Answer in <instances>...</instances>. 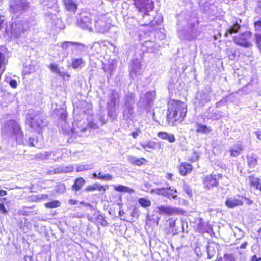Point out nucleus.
Returning <instances> with one entry per match:
<instances>
[{"mask_svg":"<svg viewBox=\"0 0 261 261\" xmlns=\"http://www.w3.org/2000/svg\"><path fill=\"white\" fill-rule=\"evenodd\" d=\"M2 134L3 136L14 139L18 144L23 143V134L19 125L14 120L4 123L2 126Z\"/></svg>","mask_w":261,"mask_h":261,"instance_id":"obj_1","label":"nucleus"},{"mask_svg":"<svg viewBox=\"0 0 261 261\" xmlns=\"http://www.w3.org/2000/svg\"><path fill=\"white\" fill-rule=\"evenodd\" d=\"M25 123L30 128L38 133H40L41 130L47 125L43 115L34 110L29 111L26 116Z\"/></svg>","mask_w":261,"mask_h":261,"instance_id":"obj_2","label":"nucleus"},{"mask_svg":"<svg viewBox=\"0 0 261 261\" xmlns=\"http://www.w3.org/2000/svg\"><path fill=\"white\" fill-rule=\"evenodd\" d=\"M168 114L167 119H174L175 121L180 120L185 117L187 113L186 105L180 101L172 100L168 104Z\"/></svg>","mask_w":261,"mask_h":261,"instance_id":"obj_3","label":"nucleus"},{"mask_svg":"<svg viewBox=\"0 0 261 261\" xmlns=\"http://www.w3.org/2000/svg\"><path fill=\"white\" fill-rule=\"evenodd\" d=\"M29 25L26 21H21L19 19L14 20L6 28V33L15 38L20 37L24 31L29 28Z\"/></svg>","mask_w":261,"mask_h":261,"instance_id":"obj_4","label":"nucleus"},{"mask_svg":"<svg viewBox=\"0 0 261 261\" xmlns=\"http://www.w3.org/2000/svg\"><path fill=\"white\" fill-rule=\"evenodd\" d=\"M135 5L138 11L146 15L154 8V3L152 0H137Z\"/></svg>","mask_w":261,"mask_h":261,"instance_id":"obj_5","label":"nucleus"},{"mask_svg":"<svg viewBox=\"0 0 261 261\" xmlns=\"http://www.w3.org/2000/svg\"><path fill=\"white\" fill-rule=\"evenodd\" d=\"M251 35V33L249 32L242 33L234 38V42L237 45L244 47L249 48L251 47L252 45L250 41Z\"/></svg>","mask_w":261,"mask_h":261,"instance_id":"obj_6","label":"nucleus"},{"mask_svg":"<svg viewBox=\"0 0 261 261\" xmlns=\"http://www.w3.org/2000/svg\"><path fill=\"white\" fill-rule=\"evenodd\" d=\"M222 177L220 174L210 175L205 176L203 178V184L204 186L207 189H210L213 187L217 186L218 184L219 180Z\"/></svg>","mask_w":261,"mask_h":261,"instance_id":"obj_7","label":"nucleus"},{"mask_svg":"<svg viewBox=\"0 0 261 261\" xmlns=\"http://www.w3.org/2000/svg\"><path fill=\"white\" fill-rule=\"evenodd\" d=\"M28 7V3L27 0H17L15 2H11L10 10L14 13H17L26 9Z\"/></svg>","mask_w":261,"mask_h":261,"instance_id":"obj_8","label":"nucleus"},{"mask_svg":"<svg viewBox=\"0 0 261 261\" xmlns=\"http://www.w3.org/2000/svg\"><path fill=\"white\" fill-rule=\"evenodd\" d=\"M155 212L160 215H172L179 213V210L170 206L161 205L156 207Z\"/></svg>","mask_w":261,"mask_h":261,"instance_id":"obj_9","label":"nucleus"},{"mask_svg":"<svg viewBox=\"0 0 261 261\" xmlns=\"http://www.w3.org/2000/svg\"><path fill=\"white\" fill-rule=\"evenodd\" d=\"M141 69V62L140 60H133L130 75L132 79H135L138 74L140 73Z\"/></svg>","mask_w":261,"mask_h":261,"instance_id":"obj_10","label":"nucleus"},{"mask_svg":"<svg viewBox=\"0 0 261 261\" xmlns=\"http://www.w3.org/2000/svg\"><path fill=\"white\" fill-rule=\"evenodd\" d=\"M243 204V202L239 198L236 197L227 198L225 201V205L229 208H233Z\"/></svg>","mask_w":261,"mask_h":261,"instance_id":"obj_11","label":"nucleus"},{"mask_svg":"<svg viewBox=\"0 0 261 261\" xmlns=\"http://www.w3.org/2000/svg\"><path fill=\"white\" fill-rule=\"evenodd\" d=\"M28 144L30 146L35 147L37 148H41L44 146L43 141L38 137H29Z\"/></svg>","mask_w":261,"mask_h":261,"instance_id":"obj_12","label":"nucleus"},{"mask_svg":"<svg viewBox=\"0 0 261 261\" xmlns=\"http://www.w3.org/2000/svg\"><path fill=\"white\" fill-rule=\"evenodd\" d=\"M128 162L133 165L140 166L143 165L144 162L146 161V159L144 158H138L132 155H128L127 157Z\"/></svg>","mask_w":261,"mask_h":261,"instance_id":"obj_13","label":"nucleus"},{"mask_svg":"<svg viewBox=\"0 0 261 261\" xmlns=\"http://www.w3.org/2000/svg\"><path fill=\"white\" fill-rule=\"evenodd\" d=\"M48 68L52 72L58 74L61 77H65V75L67 77H69V75L67 73L62 71L58 65L56 63L51 64L48 66Z\"/></svg>","mask_w":261,"mask_h":261,"instance_id":"obj_14","label":"nucleus"},{"mask_svg":"<svg viewBox=\"0 0 261 261\" xmlns=\"http://www.w3.org/2000/svg\"><path fill=\"white\" fill-rule=\"evenodd\" d=\"M158 136L162 139L168 141L170 143H173L175 141V138L173 134H169L166 132H159Z\"/></svg>","mask_w":261,"mask_h":261,"instance_id":"obj_15","label":"nucleus"},{"mask_svg":"<svg viewBox=\"0 0 261 261\" xmlns=\"http://www.w3.org/2000/svg\"><path fill=\"white\" fill-rule=\"evenodd\" d=\"M243 150V147L242 144L240 143H238L230 149V155L233 157L238 156L241 154V152Z\"/></svg>","mask_w":261,"mask_h":261,"instance_id":"obj_16","label":"nucleus"},{"mask_svg":"<svg viewBox=\"0 0 261 261\" xmlns=\"http://www.w3.org/2000/svg\"><path fill=\"white\" fill-rule=\"evenodd\" d=\"M247 163L250 168H254L257 164L258 156L254 153H251L247 156Z\"/></svg>","mask_w":261,"mask_h":261,"instance_id":"obj_17","label":"nucleus"},{"mask_svg":"<svg viewBox=\"0 0 261 261\" xmlns=\"http://www.w3.org/2000/svg\"><path fill=\"white\" fill-rule=\"evenodd\" d=\"M192 167L191 164L187 163H182L179 166V172L181 175H185L190 173L192 171Z\"/></svg>","mask_w":261,"mask_h":261,"instance_id":"obj_18","label":"nucleus"},{"mask_svg":"<svg viewBox=\"0 0 261 261\" xmlns=\"http://www.w3.org/2000/svg\"><path fill=\"white\" fill-rule=\"evenodd\" d=\"M197 99L200 101V103L201 105H204L205 103L210 100L211 96L208 93H205L203 91H201L198 92L197 96Z\"/></svg>","mask_w":261,"mask_h":261,"instance_id":"obj_19","label":"nucleus"},{"mask_svg":"<svg viewBox=\"0 0 261 261\" xmlns=\"http://www.w3.org/2000/svg\"><path fill=\"white\" fill-rule=\"evenodd\" d=\"M56 151H47L45 152L44 153H40L37 155V158L39 159H40L41 160H48V159H53L54 160H56L54 158V157L56 156Z\"/></svg>","mask_w":261,"mask_h":261,"instance_id":"obj_20","label":"nucleus"},{"mask_svg":"<svg viewBox=\"0 0 261 261\" xmlns=\"http://www.w3.org/2000/svg\"><path fill=\"white\" fill-rule=\"evenodd\" d=\"M91 23L92 19L91 18L88 17H84L81 20L80 25L83 28L91 30L92 29Z\"/></svg>","mask_w":261,"mask_h":261,"instance_id":"obj_21","label":"nucleus"},{"mask_svg":"<svg viewBox=\"0 0 261 261\" xmlns=\"http://www.w3.org/2000/svg\"><path fill=\"white\" fill-rule=\"evenodd\" d=\"M85 182V180L82 177L76 178L72 187V190L75 191H79L84 185Z\"/></svg>","mask_w":261,"mask_h":261,"instance_id":"obj_22","label":"nucleus"},{"mask_svg":"<svg viewBox=\"0 0 261 261\" xmlns=\"http://www.w3.org/2000/svg\"><path fill=\"white\" fill-rule=\"evenodd\" d=\"M119 94L117 92L112 91L110 95V102L108 103L109 107H114L117 100L119 99Z\"/></svg>","mask_w":261,"mask_h":261,"instance_id":"obj_23","label":"nucleus"},{"mask_svg":"<svg viewBox=\"0 0 261 261\" xmlns=\"http://www.w3.org/2000/svg\"><path fill=\"white\" fill-rule=\"evenodd\" d=\"M134 106L129 105H124L123 110V117L125 119H129L134 113Z\"/></svg>","mask_w":261,"mask_h":261,"instance_id":"obj_24","label":"nucleus"},{"mask_svg":"<svg viewBox=\"0 0 261 261\" xmlns=\"http://www.w3.org/2000/svg\"><path fill=\"white\" fill-rule=\"evenodd\" d=\"M156 143L150 140H149L144 143H141L140 145L145 149L146 151H148L146 148L155 149L156 148Z\"/></svg>","mask_w":261,"mask_h":261,"instance_id":"obj_25","label":"nucleus"},{"mask_svg":"<svg viewBox=\"0 0 261 261\" xmlns=\"http://www.w3.org/2000/svg\"><path fill=\"white\" fill-rule=\"evenodd\" d=\"M240 28V24L237 21L234 24L230 27L226 31L225 36L227 37L228 35L237 33Z\"/></svg>","mask_w":261,"mask_h":261,"instance_id":"obj_26","label":"nucleus"},{"mask_svg":"<svg viewBox=\"0 0 261 261\" xmlns=\"http://www.w3.org/2000/svg\"><path fill=\"white\" fill-rule=\"evenodd\" d=\"M64 4L66 8L70 11L74 12L76 10L77 5L71 0H65Z\"/></svg>","mask_w":261,"mask_h":261,"instance_id":"obj_27","label":"nucleus"},{"mask_svg":"<svg viewBox=\"0 0 261 261\" xmlns=\"http://www.w3.org/2000/svg\"><path fill=\"white\" fill-rule=\"evenodd\" d=\"M153 192L155 194L162 195L165 197H167L168 196V187L167 188H156L153 190Z\"/></svg>","mask_w":261,"mask_h":261,"instance_id":"obj_28","label":"nucleus"},{"mask_svg":"<svg viewBox=\"0 0 261 261\" xmlns=\"http://www.w3.org/2000/svg\"><path fill=\"white\" fill-rule=\"evenodd\" d=\"M215 246H217V245L214 243H212L207 246V250L208 258H211L213 256H214L215 253V251L214 250Z\"/></svg>","mask_w":261,"mask_h":261,"instance_id":"obj_29","label":"nucleus"},{"mask_svg":"<svg viewBox=\"0 0 261 261\" xmlns=\"http://www.w3.org/2000/svg\"><path fill=\"white\" fill-rule=\"evenodd\" d=\"M114 189L118 192H133V190L130 189L128 187L123 185L114 186Z\"/></svg>","mask_w":261,"mask_h":261,"instance_id":"obj_30","label":"nucleus"},{"mask_svg":"<svg viewBox=\"0 0 261 261\" xmlns=\"http://www.w3.org/2000/svg\"><path fill=\"white\" fill-rule=\"evenodd\" d=\"M139 203L143 207H150L151 205V201L144 198H141L138 200Z\"/></svg>","mask_w":261,"mask_h":261,"instance_id":"obj_31","label":"nucleus"},{"mask_svg":"<svg viewBox=\"0 0 261 261\" xmlns=\"http://www.w3.org/2000/svg\"><path fill=\"white\" fill-rule=\"evenodd\" d=\"M249 181L251 186L254 187L256 188L260 181V179L257 177L250 176L249 177Z\"/></svg>","mask_w":261,"mask_h":261,"instance_id":"obj_32","label":"nucleus"},{"mask_svg":"<svg viewBox=\"0 0 261 261\" xmlns=\"http://www.w3.org/2000/svg\"><path fill=\"white\" fill-rule=\"evenodd\" d=\"M60 206V202L58 200H54L45 204V207L47 208H54Z\"/></svg>","mask_w":261,"mask_h":261,"instance_id":"obj_33","label":"nucleus"},{"mask_svg":"<svg viewBox=\"0 0 261 261\" xmlns=\"http://www.w3.org/2000/svg\"><path fill=\"white\" fill-rule=\"evenodd\" d=\"M83 63V61L82 58H73L72 67L74 69H76L80 67Z\"/></svg>","mask_w":261,"mask_h":261,"instance_id":"obj_34","label":"nucleus"},{"mask_svg":"<svg viewBox=\"0 0 261 261\" xmlns=\"http://www.w3.org/2000/svg\"><path fill=\"white\" fill-rule=\"evenodd\" d=\"M70 45H76L79 46H82V44L75 42L65 41L62 44L61 46L64 50H66Z\"/></svg>","mask_w":261,"mask_h":261,"instance_id":"obj_35","label":"nucleus"},{"mask_svg":"<svg viewBox=\"0 0 261 261\" xmlns=\"http://www.w3.org/2000/svg\"><path fill=\"white\" fill-rule=\"evenodd\" d=\"M61 165L57 167L53 170H48L47 172L48 175L63 173Z\"/></svg>","mask_w":261,"mask_h":261,"instance_id":"obj_36","label":"nucleus"},{"mask_svg":"<svg viewBox=\"0 0 261 261\" xmlns=\"http://www.w3.org/2000/svg\"><path fill=\"white\" fill-rule=\"evenodd\" d=\"M177 191L175 189L171 188V187H168V196L167 198L170 199L172 198L175 199L177 197Z\"/></svg>","mask_w":261,"mask_h":261,"instance_id":"obj_37","label":"nucleus"},{"mask_svg":"<svg viewBox=\"0 0 261 261\" xmlns=\"http://www.w3.org/2000/svg\"><path fill=\"white\" fill-rule=\"evenodd\" d=\"M134 102V98L132 94L128 95L126 96L125 105L133 106Z\"/></svg>","mask_w":261,"mask_h":261,"instance_id":"obj_38","label":"nucleus"},{"mask_svg":"<svg viewBox=\"0 0 261 261\" xmlns=\"http://www.w3.org/2000/svg\"><path fill=\"white\" fill-rule=\"evenodd\" d=\"M61 167L63 169V173L72 172L74 169V166L72 165H61Z\"/></svg>","mask_w":261,"mask_h":261,"instance_id":"obj_39","label":"nucleus"},{"mask_svg":"<svg viewBox=\"0 0 261 261\" xmlns=\"http://www.w3.org/2000/svg\"><path fill=\"white\" fill-rule=\"evenodd\" d=\"M222 117L221 113L217 110L213 111L212 113L211 118L214 120H218Z\"/></svg>","mask_w":261,"mask_h":261,"instance_id":"obj_40","label":"nucleus"},{"mask_svg":"<svg viewBox=\"0 0 261 261\" xmlns=\"http://www.w3.org/2000/svg\"><path fill=\"white\" fill-rule=\"evenodd\" d=\"M210 131V129L205 125H198L197 132L201 133H207Z\"/></svg>","mask_w":261,"mask_h":261,"instance_id":"obj_41","label":"nucleus"},{"mask_svg":"<svg viewBox=\"0 0 261 261\" xmlns=\"http://www.w3.org/2000/svg\"><path fill=\"white\" fill-rule=\"evenodd\" d=\"M6 198H1L0 199V212L2 214H6L8 212L7 210L4 206V201L6 200Z\"/></svg>","mask_w":261,"mask_h":261,"instance_id":"obj_42","label":"nucleus"},{"mask_svg":"<svg viewBox=\"0 0 261 261\" xmlns=\"http://www.w3.org/2000/svg\"><path fill=\"white\" fill-rule=\"evenodd\" d=\"M113 178V176L109 174H103L100 172V176L99 177V179L104 180V181H109L111 180Z\"/></svg>","mask_w":261,"mask_h":261,"instance_id":"obj_43","label":"nucleus"},{"mask_svg":"<svg viewBox=\"0 0 261 261\" xmlns=\"http://www.w3.org/2000/svg\"><path fill=\"white\" fill-rule=\"evenodd\" d=\"M184 191L187 194L189 197L192 196V191L190 187L187 184H184L183 185Z\"/></svg>","mask_w":261,"mask_h":261,"instance_id":"obj_44","label":"nucleus"},{"mask_svg":"<svg viewBox=\"0 0 261 261\" xmlns=\"http://www.w3.org/2000/svg\"><path fill=\"white\" fill-rule=\"evenodd\" d=\"M90 168L89 167L88 165H78L76 167V171L77 172H80L84 170H87L89 169Z\"/></svg>","mask_w":261,"mask_h":261,"instance_id":"obj_45","label":"nucleus"},{"mask_svg":"<svg viewBox=\"0 0 261 261\" xmlns=\"http://www.w3.org/2000/svg\"><path fill=\"white\" fill-rule=\"evenodd\" d=\"M199 156L196 152H193L192 153V156H189L188 158V160L191 162H195L198 160Z\"/></svg>","mask_w":261,"mask_h":261,"instance_id":"obj_46","label":"nucleus"},{"mask_svg":"<svg viewBox=\"0 0 261 261\" xmlns=\"http://www.w3.org/2000/svg\"><path fill=\"white\" fill-rule=\"evenodd\" d=\"M97 183L94 184L92 185H89L86 187L85 189L86 191H92L97 190Z\"/></svg>","mask_w":261,"mask_h":261,"instance_id":"obj_47","label":"nucleus"},{"mask_svg":"<svg viewBox=\"0 0 261 261\" xmlns=\"http://www.w3.org/2000/svg\"><path fill=\"white\" fill-rule=\"evenodd\" d=\"M96 188L97 190H98L99 191L105 192L106 189H108V186H101L99 184L97 183Z\"/></svg>","mask_w":261,"mask_h":261,"instance_id":"obj_48","label":"nucleus"},{"mask_svg":"<svg viewBox=\"0 0 261 261\" xmlns=\"http://www.w3.org/2000/svg\"><path fill=\"white\" fill-rule=\"evenodd\" d=\"M98 219L101 220L100 224L105 226L108 224L107 221L103 218V216L101 215H99Z\"/></svg>","mask_w":261,"mask_h":261,"instance_id":"obj_49","label":"nucleus"},{"mask_svg":"<svg viewBox=\"0 0 261 261\" xmlns=\"http://www.w3.org/2000/svg\"><path fill=\"white\" fill-rule=\"evenodd\" d=\"M256 40L258 47H261V35L258 34L256 35Z\"/></svg>","mask_w":261,"mask_h":261,"instance_id":"obj_50","label":"nucleus"},{"mask_svg":"<svg viewBox=\"0 0 261 261\" xmlns=\"http://www.w3.org/2000/svg\"><path fill=\"white\" fill-rule=\"evenodd\" d=\"M102 22H99V21H96L95 22V27L96 28L97 27H99V30L100 31H106V29L105 28H102L101 27H102V25H101V23Z\"/></svg>","mask_w":261,"mask_h":261,"instance_id":"obj_51","label":"nucleus"},{"mask_svg":"<svg viewBox=\"0 0 261 261\" xmlns=\"http://www.w3.org/2000/svg\"><path fill=\"white\" fill-rule=\"evenodd\" d=\"M9 84H10V86L13 88H16L17 85L16 81L15 80H13V79L11 80L10 81Z\"/></svg>","mask_w":261,"mask_h":261,"instance_id":"obj_52","label":"nucleus"},{"mask_svg":"<svg viewBox=\"0 0 261 261\" xmlns=\"http://www.w3.org/2000/svg\"><path fill=\"white\" fill-rule=\"evenodd\" d=\"M88 125L90 128L92 129H96L97 128L96 124L92 121L89 122Z\"/></svg>","mask_w":261,"mask_h":261,"instance_id":"obj_53","label":"nucleus"},{"mask_svg":"<svg viewBox=\"0 0 261 261\" xmlns=\"http://www.w3.org/2000/svg\"><path fill=\"white\" fill-rule=\"evenodd\" d=\"M140 132V130L139 129H138L137 130H136V132H134L132 133V135L133 136V137L135 139H136L139 135V133Z\"/></svg>","mask_w":261,"mask_h":261,"instance_id":"obj_54","label":"nucleus"},{"mask_svg":"<svg viewBox=\"0 0 261 261\" xmlns=\"http://www.w3.org/2000/svg\"><path fill=\"white\" fill-rule=\"evenodd\" d=\"M255 26L256 27L257 29L261 31V20L256 22L255 23Z\"/></svg>","mask_w":261,"mask_h":261,"instance_id":"obj_55","label":"nucleus"},{"mask_svg":"<svg viewBox=\"0 0 261 261\" xmlns=\"http://www.w3.org/2000/svg\"><path fill=\"white\" fill-rule=\"evenodd\" d=\"M150 95H151V96L153 98L155 97V93L154 91H152V92H149V93H147L146 95V97L147 98H148Z\"/></svg>","mask_w":261,"mask_h":261,"instance_id":"obj_56","label":"nucleus"},{"mask_svg":"<svg viewBox=\"0 0 261 261\" xmlns=\"http://www.w3.org/2000/svg\"><path fill=\"white\" fill-rule=\"evenodd\" d=\"M255 134L257 137V138L261 140V130H257L255 132Z\"/></svg>","mask_w":261,"mask_h":261,"instance_id":"obj_57","label":"nucleus"},{"mask_svg":"<svg viewBox=\"0 0 261 261\" xmlns=\"http://www.w3.org/2000/svg\"><path fill=\"white\" fill-rule=\"evenodd\" d=\"M25 261H33V257L31 255H27L24 257Z\"/></svg>","mask_w":261,"mask_h":261,"instance_id":"obj_58","label":"nucleus"},{"mask_svg":"<svg viewBox=\"0 0 261 261\" xmlns=\"http://www.w3.org/2000/svg\"><path fill=\"white\" fill-rule=\"evenodd\" d=\"M93 176L94 178H97L99 179V177L100 176V172L97 174L96 173H94L93 174Z\"/></svg>","mask_w":261,"mask_h":261,"instance_id":"obj_59","label":"nucleus"},{"mask_svg":"<svg viewBox=\"0 0 261 261\" xmlns=\"http://www.w3.org/2000/svg\"><path fill=\"white\" fill-rule=\"evenodd\" d=\"M247 245V242H244L243 243H242L239 247L240 248H241V249H244L246 247V246Z\"/></svg>","mask_w":261,"mask_h":261,"instance_id":"obj_60","label":"nucleus"},{"mask_svg":"<svg viewBox=\"0 0 261 261\" xmlns=\"http://www.w3.org/2000/svg\"><path fill=\"white\" fill-rule=\"evenodd\" d=\"M69 203L71 205H75V204H77V201L75 200H73V199H70L69 201Z\"/></svg>","mask_w":261,"mask_h":261,"instance_id":"obj_61","label":"nucleus"},{"mask_svg":"<svg viewBox=\"0 0 261 261\" xmlns=\"http://www.w3.org/2000/svg\"><path fill=\"white\" fill-rule=\"evenodd\" d=\"M7 192L5 190H0V196L6 195Z\"/></svg>","mask_w":261,"mask_h":261,"instance_id":"obj_62","label":"nucleus"},{"mask_svg":"<svg viewBox=\"0 0 261 261\" xmlns=\"http://www.w3.org/2000/svg\"><path fill=\"white\" fill-rule=\"evenodd\" d=\"M66 118V114L65 113L62 114V115L61 116V119L65 120Z\"/></svg>","mask_w":261,"mask_h":261,"instance_id":"obj_63","label":"nucleus"},{"mask_svg":"<svg viewBox=\"0 0 261 261\" xmlns=\"http://www.w3.org/2000/svg\"><path fill=\"white\" fill-rule=\"evenodd\" d=\"M251 261H258V257H257L256 255H254L252 257Z\"/></svg>","mask_w":261,"mask_h":261,"instance_id":"obj_64","label":"nucleus"}]
</instances>
